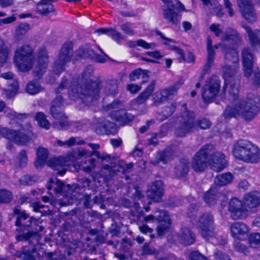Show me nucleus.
<instances>
[{
    "label": "nucleus",
    "mask_w": 260,
    "mask_h": 260,
    "mask_svg": "<svg viewBox=\"0 0 260 260\" xmlns=\"http://www.w3.org/2000/svg\"><path fill=\"white\" fill-rule=\"evenodd\" d=\"M231 35H226L222 39V44L212 46V41L210 38L207 39V49L208 52L206 66H210L213 62L215 55L214 49L221 47L222 51L225 53V58L231 60L234 63L232 66L226 65L221 68L222 77L224 80L223 88H228L229 85V94L230 104L225 109L224 115L226 118L232 116H241L246 120H251L257 114L260 110V98L258 95L249 93L245 99H239L238 96L240 82L234 79L237 69L236 63L239 60L238 53L234 48L226 49L224 46L228 43L236 42L238 40L237 32L233 29L229 30Z\"/></svg>",
    "instance_id": "obj_1"
},
{
    "label": "nucleus",
    "mask_w": 260,
    "mask_h": 260,
    "mask_svg": "<svg viewBox=\"0 0 260 260\" xmlns=\"http://www.w3.org/2000/svg\"><path fill=\"white\" fill-rule=\"evenodd\" d=\"M89 147L92 150V151H88L83 148H80L78 152L69 154L67 157L61 156L57 158L50 159L47 162L48 166L53 170L56 171L58 174L60 176L63 175L67 170L68 167L73 165L74 168L78 171L82 169L84 172H89L95 166V159L90 158L84 162V166L82 163H79V160L82 157H89L94 155L98 158L105 160L109 157L108 155H101L98 151H95L99 149L100 145L98 144L89 143Z\"/></svg>",
    "instance_id": "obj_2"
},
{
    "label": "nucleus",
    "mask_w": 260,
    "mask_h": 260,
    "mask_svg": "<svg viewBox=\"0 0 260 260\" xmlns=\"http://www.w3.org/2000/svg\"><path fill=\"white\" fill-rule=\"evenodd\" d=\"M14 63L19 70L26 72L33 68L36 76H42L47 69L48 58L45 50L41 51L34 59L32 50L28 45L18 48L15 51Z\"/></svg>",
    "instance_id": "obj_3"
},
{
    "label": "nucleus",
    "mask_w": 260,
    "mask_h": 260,
    "mask_svg": "<svg viewBox=\"0 0 260 260\" xmlns=\"http://www.w3.org/2000/svg\"><path fill=\"white\" fill-rule=\"evenodd\" d=\"M213 146L206 145L201 148L193 157L191 167L196 172H202L207 167L208 164L211 166L212 169L219 172L226 166V160L225 155L221 152L213 153Z\"/></svg>",
    "instance_id": "obj_4"
},
{
    "label": "nucleus",
    "mask_w": 260,
    "mask_h": 260,
    "mask_svg": "<svg viewBox=\"0 0 260 260\" xmlns=\"http://www.w3.org/2000/svg\"><path fill=\"white\" fill-rule=\"evenodd\" d=\"M69 96L73 100L78 98L87 106H90L99 97V88L96 82H89L79 86L73 82L69 87Z\"/></svg>",
    "instance_id": "obj_5"
},
{
    "label": "nucleus",
    "mask_w": 260,
    "mask_h": 260,
    "mask_svg": "<svg viewBox=\"0 0 260 260\" xmlns=\"http://www.w3.org/2000/svg\"><path fill=\"white\" fill-rule=\"evenodd\" d=\"M232 154L236 159L245 162L257 164L260 162V149L246 140H240L234 145Z\"/></svg>",
    "instance_id": "obj_6"
},
{
    "label": "nucleus",
    "mask_w": 260,
    "mask_h": 260,
    "mask_svg": "<svg viewBox=\"0 0 260 260\" xmlns=\"http://www.w3.org/2000/svg\"><path fill=\"white\" fill-rule=\"evenodd\" d=\"M14 127L15 128L14 130L0 128V136L19 145L25 144L31 139L32 134L30 129L31 126L29 124L27 125L25 129L17 121L16 125Z\"/></svg>",
    "instance_id": "obj_7"
},
{
    "label": "nucleus",
    "mask_w": 260,
    "mask_h": 260,
    "mask_svg": "<svg viewBox=\"0 0 260 260\" xmlns=\"http://www.w3.org/2000/svg\"><path fill=\"white\" fill-rule=\"evenodd\" d=\"M193 226L196 227L201 236L207 240L218 237L216 234L213 216L209 213L203 214Z\"/></svg>",
    "instance_id": "obj_8"
},
{
    "label": "nucleus",
    "mask_w": 260,
    "mask_h": 260,
    "mask_svg": "<svg viewBox=\"0 0 260 260\" xmlns=\"http://www.w3.org/2000/svg\"><path fill=\"white\" fill-rule=\"evenodd\" d=\"M233 178V175L230 173L222 174L216 177L214 182L215 185H225L231 183ZM220 196L217 193V186H213L205 193L204 200L207 204L211 206L216 203L217 198H219Z\"/></svg>",
    "instance_id": "obj_9"
},
{
    "label": "nucleus",
    "mask_w": 260,
    "mask_h": 260,
    "mask_svg": "<svg viewBox=\"0 0 260 260\" xmlns=\"http://www.w3.org/2000/svg\"><path fill=\"white\" fill-rule=\"evenodd\" d=\"M144 220L147 223L158 224L157 230L159 236L163 235L171 224L169 216L165 211H156L154 215L145 216Z\"/></svg>",
    "instance_id": "obj_10"
},
{
    "label": "nucleus",
    "mask_w": 260,
    "mask_h": 260,
    "mask_svg": "<svg viewBox=\"0 0 260 260\" xmlns=\"http://www.w3.org/2000/svg\"><path fill=\"white\" fill-rule=\"evenodd\" d=\"M47 187L49 191L53 189L55 193H62L67 198L70 199L67 202L64 201L60 203L61 206H66L73 203V197L75 195L73 194L72 188L69 185H65L61 181L55 178L54 179H50L48 182Z\"/></svg>",
    "instance_id": "obj_11"
},
{
    "label": "nucleus",
    "mask_w": 260,
    "mask_h": 260,
    "mask_svg": "<svg viewBox=\"0 0 260 260\" xmlns=\"http://www.w3.org/2000/svg\"><path fill=\"white\" fill-rule=\"evenodd\" d=\"M185 112L184 116L177 118L176 135L179 137L184 136L195 126L194 113L187 111Z\"/></svg>",
    "instance_id": "obj_12"
},
{
    "label": "nucleus",
    "mask_w": 260,
    "mask_h": 260,
    "mask_svg": "<svg viewBox=\"0 0 260 260\" xmlns=\"http://www.w3.org/2000/svg\"><path fill=\"white\" fill-rule=\"evenodd\" d=\"M61 105L62 99L60 97H58L55 99L53 105L51 108V113L56 119V121L53 123V126L58 129H64L68 125L67 117L61 111Z\"/></svg>",
    "instance_id": "obj_13"
},
{
    "label": "nucleus",
    "mask_w": 260,
    "mask_h": 260,
    "mask_svg": "<svg viewBox=\"0 0 260 260\" xmlns=\"http://www.w3.org/2000/svg\"><path fill=\"white\" fill-rule=\"evenodd\" d=\"M72 48L71 43H66L63 45L53 67V72L56 75H58L63 71L66 64L71 60Z\"/></svg>",
    "instance_id": "obj_14"
},
{
    "label": "nucleus",
    "mask_w": 260,
    "mask_h": 260,
    "mask_svg": "<svg viewBox=\"0 0 260 260\" xmlns=\"http://www.w3.org/2000/svg\"><path fill=\"white\" fill-rule=\"evenodd\" d=\"M14 213L17 215L16 222V225L18 227L17 230L22 232V234L17 236V237H31L32 236V233L28 232V230H26V228L30 225L32 223L36 222V220L31 217L28 219L27 222H25V220L28 218V215L17 208L14 209Z\"/></svg>",
    "instance_id": "obj_15"
},
{
    "label": "nucleus",
    "mask_w": 260,
    "mask_h": 260,
    "mask_svg": "<svg viewBox=\"0 0 260 260\" xmlns=\"http://www.w3.org/2000/svg\"><path fill=\"white\" fill-rule=\"evenodd\" d=\"M229 211L231 217L235 220L244 219L249 215V209L244 206L243 201L237 198H232L230 200Z\"/></svg>",
    "instance_id": "obj_16"
},
{
    "label": "nucleus",
    "mask_w": 260,
    "mask_h": 260,
    "mask_svg": "<svg viewBox=\"0 0 260 260\" xmlns=\"http://www.w3.org/2000/svg\"><path fill=\"white\" fill-rule=\"evenodd\" d=\"M220 88V82L217 76H213L209 79L204 87L202 97L206 102H211L217 94Z\"/></svg>",
    "instance_id": "obj_17"
},
{
    "label": "nucleus",
    "mask_w": 260,
    "mask_h": 260,
    "mask_svg": "<svg viewBox=\"0 0 260 260\" xmlns=\"http://www.w3.org/2000/svg\"><path fill=\"white\" fill-rule=\"evenodd\" d=\"M121 106L122 104L120 102L115 100L112 103L104 106V108L107 111H111L110 116L112 119L117 121L126 122L128 120V117L125 110H118Z\"/></svg>",
    "instance_id": "obj_18"
},
{
    "label": "nucleus",
    "mask_w": 260,
    "mask_h": 260,
    "mask_svg": "<svg viewBox=\"0 0 260 260\" xmlns=\"http://www.w3.org/2000/svg\"><path fill=\"white\" fill-rule=\"evenodd\" d=\"M237 4L243 17L252 22L256 20V15L250 0H237Z\"/></svg>",
    "instance_id": "obj_19"
},
{
    "label": "nucleus",
    "mask_w": 260,
    "mask_h": 260,
    "mask_svg": "<svg viewBox=\"0 0 260 260\" xmlns=\"http://www.w3.org/2000/svg\"><path fill=\"white\" fill-rule=\"evenodd\" d=\"M230 230L232 237L236 240L243 241L248 237L249 228L244 223L236 222L233 223Z\"/></svg>",
    "instance_id": "obj_20"
},
{
    "label": "nucleus",
    "mask_w": 260,
    "mask_h": 260,
    "mask_svg": "<svg viewBox=\"0 0 260 260\" xmlns=\"http://www.w3.org/2000/svg\"><path fill=\"white\" fill-rule=\"evenodd\" d=\"M181 84H176L173 86L156 92L152 95L155 104H157L167 100L172 95L175 94Z\"/></svg>",
    "instance_id": "obj_21"
},
{
    "label": "nucleus",
    "mask_w": 260,
    "mask_h": 260,
    "mask_svg": "<svg viewBox=\"0 0 260 260\" xmlns=\"http://www.w3.org/2000/svg\"><path fill=\"white\" fill-rule=\"evenodd\" d=\"M164 193V187L161 181L153 182L149 186L147 192V197L154 201L159 202Z\"/></svg>",
    "instance_id": "obj_22"
},
{
    "label": "nucleus",
    "mask_w": 260,
    "mask_h": 260,
    "mask_svg": "<svg viewBox=\"0 0 260 260\" xmlns=\"http://www.w3.org/2000/svg\"><path fill=\"white\" fill-rule=\"evenodd\" d=\"M243 202L247 209L257 207L260 205V192L252 191L246 193L243 198Z\"/></svg>",
    "instance_id": "obj_23"
},
{
    "label": "nucleus",
    "mask_w": 260,
    "mask_h": 260,
    "mask_svg": "<svg viewBox=\"0 0 260 260\" xmlns=\"http://www.w3.org/2000/svg\"><path fill=\"white\" fill-rule=\"evenodd\" d=\"M243 65L246 76H249L252 72L253 56L248 49H244L242 52Z\"/></svg>",
    "instance_id": "obj_24"
},
{
    "label": "nucleus",
    "mask_w": 260,
    "mask_h": 260,
    "mask_svg": "<svg viewBox=\"0 0 260 260\" xmlns=\"http://www.w3.org/2000/svg\"><path fill=\"white\" fill-rule=\"evenodd\" d=\"M76 55L80 57H89L98 62L103 63L106 60L107 56L106 55L101 56L95 53L94 51L89 48L84 50L83 48H80L76 52Z\"/></svg>",
    "instance_id": "obj_25"
},
{
    "label": "nucleus",
    "mask_w": 260,
    "mask_h": 260,
    "mask_svg": "<svg viewBox=\"0 0 260 260\" xmlns=\"http://www.w3.org/2000/svg\"><path fill=\"white\" fill-rule=\"evenodd\" d=\"M178 238L181 243L184 245H190L195 241V235L187 228H182Z\"/></svg>",
    "instance_id": "obj_26"
},
{
    "label": "nucleus",
    "mask_w": 260,
    "mask_h": 260,
    "mask_svg": "<svg viewBox=\"0 0 260 260\" xmlns=\"http://www.w3.org/2000/svg\"><path fill=\"white\" fill-rule=\"evenodd\" d=\"M115 127L114 123L105 119H100L97 125L94 127L95 132L100 134H109L112 133V129Z\"/></svg>",
    "instance_id": "obj_27"
},
{
    "label": "nucleus",
    "mask_w": 260,
    "mask_h": 260,
    "mask_svg": "<svg viewBox=\"0 0 260 260\" xmlns=\"http://www.w3.org/2000/svg\"><path fill=\"white\" fill-rule=\"evenodd\" d=\"M156 34L159 36L162 40L163 44L165 45L168 49L173 50L178 55H182V51L176 46V42L174 40L170 39L165 36L161 32L156 31Z\"/></svg>",
    "instance_id": "obj_28"
},
{
    "label": "nucleus",
    "mask_w": 260,
    "mask_h": 260,
    "mask_svg": "<svg viewBox=\"0 0 260 260\" xmlns=\"http://www.w3.org/2000/svg\"><path fill=\"white\" fill-rule=\"evenodd\" d=\"M48 150L43 147H40L37 151V159L35 162V166L37 168L42 167L46 162L48 157Z\"/></svg>",
    "instance_id": "obj_29"
},
{
    "label": "nucleus",
    "mask_w": 260,
    "mask_h": 260,
    "mask_svg": "<svg viewBox=\"0 0 260 260\" xmlns=\"http://www.w3.org/2000/svg\"><path fill=\"white\" fill-rule=\"evenodd\" d=\"M249 38L252 46L255 48H260V34L259 30L253 31L248 26H244Z\"/></svg>",
    "instance_id": "obj_30"
},
{
    "label": "nucleus",
    "mask_w": 260,
    "mask_h": 260,
    "mask_svg": "<svg viewBox=\"0 0 260 260\" xmlns=\"http://www.w3.org/2000/svg\"><path fill=\"white\" fill-rule=\"evenodd\" d=\"M52 256V253H43L42 256H40V253H38L36 251H32V253H22L20 257L17 258L18 260H42L45 257L51 258Z\"/></svg>",
    "instance_id": "obj_31"
},
{
    "label": "nucleus",
    "mask_w": 260,
    "mask_h": 260,
    "mask_svg": "<svg viewBox=\"0 0 260 260\" xmlns=\"http://www.w3.org/2000/svg\"><path fill=\"white\" fill-rule=\"evenodd\" d=\"M95 32L99 35L106 34L117 42L123 39L120 33L113 29L102 28L96 30Z\"/></svg>",
    "instance_id": "obj_32"
},
{
    "label": "nucleus",
    "mask_w": 260,
    "mask_h": 260,
    "mask_svg": "<svg viewBox=\"0 0 260 260\" xmlns=\"http://www.w3.org/2000/svg\"><path fill=\"white\" fill-rule=\"evenodd\" d=\"M155 85V82H152L145 91L138 96L134 102L138 104L144 103L153 91Z\"/></svg>",
    "instance_id": "obj_33"
},
{
    "label": "nucleus",
    "mask_w": 260,
    "mask_h": 260,
    "mask_svg": "<svg viewBox=\"0 0 260 260\" xmlns=\"http://www.w3.org/2000/svg\"><path fill=\"white\" fill-rule=\"evenodd\" d=\"M148 78L147 72L142 69H138L130 75V79L132 81H136L137 80L142 79V82L143 83L146 82Z\"/></svg>",
    "instance_id": "obj_34"
},
{
    "label": "nucleus",
    "mask_w": 260,
    "mask_h": 260,
    "mask_svg": "<svg viewBox=\"0 0 260 260\" xmlns=\"http://www.w3.org/2000/svg\"><path fill=\"white\" fill-rule=\"evenodd\" d=\"M9 54V50L8 48L4 45L3 41L0 39V68L7 60Z\"/></svg>",
    "instance_id": "obj_35"
},
{
    "label": "nucleus",
    "mask_w": 260,
    "mask_h": 260,
    "mask_svg": "<svg viewBox=\"0 0 260 260\" xmlns=\"http://www.w3.org/2000/svg\"><path fill=\"white\" fill-rule=\"evenodd\" d=\"M43 89L40 83L37 81H32L29 82L26 87V91L30 94H35Z\"/></svg>",
    "instance_id": "obj_36"
},
{
    "label": "nucleus",
    "mask_w": 260,
    "mask_h": 260,
    "mask_svg": "<svg viewBox=\"0 0 260 260\" xmlns=\"http://www.w3.org/2000/svg\"><path fill=\"white\" fill-rule=\"evenodd\" d=\"M203 4L206 6L210 5L212 8L210 9H213L214 12L218 16L221 17L223 15L222 11L221 6L215 4L214 0H201Z\"/></svg>",
    "instance_id": "obj_37"
},
{
    "label": "nucleus",
    "mask_w": 260,
    "mask_h": 260,
    "mask_svg": "<svg viewBox=\"0 0 260 260\" xmlns=\"http://www.w3.org/2000/svg\"><path fill=\"white\" fill-rule=\"evenodd\" d=\"M36 120L41 127L46 129H49L50 127V123L46 119L44 113L42 112L37 113L36 115Z\"/></svg>",
    "instance_id": "obj_38"
},
{
    "label": "nucleus",
    "mask_w": 260,
    "mask_h": 260,
    "mask_svg": "<svg viewBox=\"0 0 260 260\" xmlns=\"http://www.w3.org/2000/svg\"><path fill=\"white\" fill-rule=\"evenodd\" d=\"M11 84L12 85L8 89L4 90V94L8 98H10L15 95L18 90V82L16 80H13Z\"/></svg>",
    "instance_id": "obj_39"
},
{
    "label": "nucleus",
    "mask_w": 260,
    "mask_h": 260,
    "mask_svg": "<svg viewBox=\"0 0 260 260\" xmlns=\"http://www.w3.org/2000/svg\"><path fill=\"white\" fill-rule=\"evenodd\" d=\"M249 241L251 247H260V233L251 234L249 238Z\"/></svg>",
    "instance_id": "obj_40"
},
{
    "label": "nucleus",
    "mask_w": 260,
    "mask_h": 260,
    "mask_svg": "<svg viewBox=\"0 0 260 260\" xmlns=\"http://www.w3.org/2000/svg\"><path fill=\"white\" fill-rule=\"evenodd\" d=\"M13 198L11 191L6 189H0V203H8Z\"/></svg>",
    "instance_id": "obj_41"
},
{
    "label": "nucleus",
    "mask_w": 260,
    "mask_h": 260,
    "mask_svg": "<svg viewBox=\"0 0 260 260\" xmlns=\"http://www.w3.org/2000/svg\"><path fill=\"white\" fill-rule=\"evenodd\" d=\"M64 143H66V145L68 147H70L76 144L79 145H83L85 144V141L83 140H80L74 137H71L68 140L64 141Z\"/></svg>",
    "instance_id": "obj_42"
},
{
    "label": "nucleus",
    "mask_w": 260,
    "mask_h": 260,
    "mask_svg": "<svg viewBox=\"0 0 260 260\" xmlns=\"http://www.w3.org/2000/svg\"><path fill=\"white\" fill-rule=\"evenodd\" d=\"M18 162L19 166L21 167H23L26 165L27 158L25 151H22L20 153L18 157Z\"/></svg>",
    "instance_id": "obj_43"
},
{
    "label": "nucleus",
    "mask_w": 260,
    "mask_h": 260,
    "mask_svg": "<svg viewBox=\"0 0 260 260\" xmlns=\"http://www.w3.org/2000/svg\"><path fill=\"white\" fill-rule=\"evenodd\" d=\"M29 29V26L25 24H21L16 30V33L18 36H21L25 34Z\"/></svg>",
    "instance_id": "obj_44"
},
{
    "label": "nucleus",
    "mask_w": 260,
    "mask_h": 260,
    "mask_svg": "<svg viewBox=\"0 0 260 260\" xmlns=\"http://www.w3.org/2000/svg\"><path fill=\"white\" fill-rule=\"evenodd\" d=\"M142 250L144 254H154L156 253V249L154 248H150L147 244L144 245Z\"/></svg>",
    "instance_id": "obj_45"
},
{
    "label": "nucleus",
    "mask_w": 260,
    "mask_h": 260,
    "mask_svg": "<svg viewBox=\"0 0 260 260\" xmlns=\"http://www.w3.org/2000/svg\"><path fill=\"white\" fill-rule=\"evenodd\" d=\"M190 260H207L198 251H192L189 255Z\"/></svg>",
    "instance_id": "obj_46"
},
{
    "label": "nucleus",
    "mask_w": 260,
    "mask_h": 260,
    "mask_svg": "<svg viewBox=\"0 0 260 260\" xmlns=\"http://www.w3.org/2000/svg\"><path fill=\"white\" fill-rule=\"evenodd\" d=\"M121 30L126 34L128 35H133L134 31L129 23L124 24L121 26Z\"/></svg>",
    "instance_id": "obj_47"
},
{
    "label": "nucleus",
    "mask_w": 260,
    "mask_h": 260,
    "mask_svg": "<svg viewBox=\"0 0 260 260\" xmlns=\"http://www.w3.org/2000/svg\"><path fill=\"white\" fill-rule=\"evenodd\" d=\"M210 30L214 32L216 36H219L222 34V30L218 24H212L210 27Z\"/></svg>",
    "instance_id": "obj_48"
},
{
    "label": "nucleus",
    "mask_w": 260,
    "mask_h": 260,
    "mask_svg": "<svg viewBox=\"0 0 260 260\" xmlns=\"http://www.w3.org/2000/svg\"><path fill=\"white\" fill-rule=\"evenodd\" d=\"M153 45V44L148 43L147 42L142 39L137 40V46L142 47L144 49H149Z\"/></svg>",
    "instance_id": "obj_49"
},
{
    "label": "nucleus",
    "mask_w": 260,
    "mask_h": 260,
    "mask_svg": "<svg viewBox=\"0 0 260 260\" xmlns=\"http://www.w3.org/2000/svg\"><path fill=\"white\" fill-rule=\"evenodd\" d=\"M198 124L201 128L206 129L210 127V122L208 119L203 118L198 121Z\"/></svg>",
    "instance_id": "obj_50"
},
{
    "label": "nucleus",
    "mask_w": 260,
    "mask_h": 260,
    "mask_svg": "<svg viewBox=\"0 0 260 260\" xmlns=\"http://www.w3.org/2000/svg\"><path fill=\"white\" fill-rule=\"evenodd\" d=\"M224 7L228 10V13L230 16L234 15V11L232 8V5L229 0H223Z\"/></svg>",
    "instance_id": "obj_51"
},
{
    "label": "nucleus",
    "mask_w": 260,
    "mask_h": 260,
    "mask_svg": "<svg viewBox=\"0 0 260 260\" xmlns=\"http://www.w3.org/2000/svg\"><path fill=\"white\" fill-rule=\"evenodd\" d=\"M16 20V17L12 15L4 19H0V25L4 24H9Z\"/></svg>",
    "instance_id": "obj_52"
},
{
    "label": "nucleus",
    "mask_w": 260,
    "mask_h": 260,
    "mask_svg": "<svg viewBox=\"0 0 260 260\" xmlns=\"http://www.w3.org/2000/svg\"><path fill=\"white\" fill-rule=\"evenodd\" d=\"M170 156V152L167 151L162 152L159 154V161H161L165 164L167 162V160Z\"/></svg>",
    "instance_id": "obj_53"
},
{
    "label": "nucleus",
    "mask_w": 260,
    "mask_h": 260,
    "mask_svg": "<svg viewBox=\"0 0 260 260\" xmlns=\"http://www.w3.org/2000/svg\"><path fill=\"white\" fill-rule=\"evenodd\" d=\"M181 57H183L184 60L187 62H192L194 60V56L193 54L190 52L185 54L184 55L183 54L182 56L180 55Z\"/></svg>",
    "instance_id": "obj_54"
},
{
    "label": "nucleus",
    "mask_w": 260,
    "mask_h": 260,
    "mask_svg": "<svg viewBox=\"0 0 260 260\" xmlns=\"http://www.w3.org/2000/svg\"><path fill=\"white\" fill-rule=\"evenodd\" d=\"M141 87L136 84H129L127 86V89L131 93H135L141 89Z\"/></svg>",
    "instance_id": "obj_55"
},
{
    "label": "nucleus",
    "mask_w": 260,
    "mask_h": 260,
    "mask_svg": "<svg viewBox=\"0 0 260 260\" xmlns=\"http://www.w3.org/2000/svg\"><path fill=\"white\" fill-rule=\"evenodd\" d=\"M216 260H231L229 256L222 253L221 252H217L215 253Z\"/></svg>",
    "instance_id": "obj_56"
},
{
    "label": "nucleus",
    "mask_w": 260,
    "mask_h": 260,
    "mask_svg": "<svg viewBox=\"0 0 260 260\" xmlns=\"http://www.w3.org/2000/svg\"><path fill=\"white\" fill-rule=\"evenodd\" d=\"M146 54L149 56L155 59H159L162 57L160 53L158 51H148L146 52Z\"/></svg>",
    "instance_id": "obj_57"
},
{
    "label": "nucleus",
    "mask_w": 260,
    "mask_h": 260,
    "mask_svg": "<svg viewBox=\"0 0 260 260\" xmlns=\"http://www.w3.org/2000/svg\"><path fill=\"white\" fill-rule=\"evenodd\" d=\"M249 186V183L245 180H242L239 184V187L240 189L245 190L248 188Z\"/></svg>",
    "instance_id": "obj_58"
},
{
    "label": "nucleus",
    "mask_w": 260,
    "mask_h": 260,
    "mask_svg": "<svg viewBox=\"0 0 260 260\" xmlns=\"http://www.w3.org/2000/svg\"><path fill=\"white\" fill-rule=\"evenodd\" d=\"M20 183L23 185H29L31 184L30 177L28 176H24L20 179Z\"/></svg>",
    "instance_id": "obj_59"
},
{
    "label": "nucleus",
    "mask_w": 260,
    "mask_h": 260,
    "mask_svg": "<svg viewBox=\"0 0 260 260\" xmlns=\"http://www.w3.org/2000/svg\"><path fill=\"white\" fill-rule=\"evenodd\" d=\"M139 230L142 233H151L152 232V229L150 228H149L146 224H143L139 226Z\"/></svg>",
    "instance_id": "obj_60"
},
{
    "label": "nucleus",
    "mask_w": 260,
    "mask_h": 260,
    "mask_svg": "<svg viewBox=\"0 0 260 260\" xmlns=\"http://www.w3.org/2000/svg\"><path fill=\"white\" fill-rule=\"evenodd\" d=\"M174 109L175 107L174 106H172L170 108H167L166 110L163 112V114L166 117H167L173 113Z\"/></svg>",
    "instance_id": "obj_61"
},
{
    "label": "nucleus",
    "mask_w": 260,
    "mask_h": 260,
    "mask_svg": "<svg viewBox=\"0 0 260 260\" xmlns=\"http://www.w3.org/2000/svg\"><path fill=\"white\" fill-rule=\"evenodd\" d=\"M14 3V0H0V6L2 7H7Z\"/></svg>",
    "instance_id": "obj_62"
},
{
    "label": "nucleus",
    "mask_w": 260,
    "mask_h": 260,
    "mask_svg": "<svg viewBox=\"0 0 260 260\" xmlns=\"http://www.w3.org/2000/svg\"><path fill=\"white\" fill-rule=\"evenodd\" d=\"M43 208H44V206L41 205L39 202H36L33 204V210L35 212H42L43 211L40 210Z\"/></svg>",
    "instance_id": "obj_63"
},
{
    "label": "nucleus",
    "mask_w": 260,
    "mask_h": 260,
    "mask_svg": "<svg viewBox=\"0 0 260 260\" xmlns=\"http://www.w3.org/2000/svg\"><path fill=\"white\" fill-rule=\"evenodd\" d=\"M110 143L114 147H118L121 144L122 141L120 139H112L110 140Z\"/></svg>",
    "instance_id": "obj_64"
}]
</instances>
